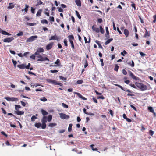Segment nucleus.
Segmentation results:
<instances>
[{"instance_id": "f257e3e1", "label": "nucleus", "mask_w": 156, "mask_h": 156, "mask_svg": "<svg viewBox=\"0 0 156 156\" xmlns=\"http://www.w3.org/2000/svg\"><path fill=\"white\" fill-rule=\"evenodd\" d=\"M46 81L48 83L55 85H59L61 86H62L63 85L62 83H58L56 80L52 79H47Z\"/></svg>"}, {"instance_id": "f03ea898", "label": "nucleus", "mask_w": 156, "mask_h": 156, "mask_svg": "<svg viewBox=\"0 0 156 156\" xmlns=\"http://www.w3.org/2000/svg\"><path fill=\"white\" fill-rule=\"evenodd\" d=\"M136 86L139 88L142 91H144L147 90V87L146 85L141 83H138L136 84Z\"/></svg>"}, {"instance_id": "7ed1b4c3", "label": "nucleus", "mask_w": 156, "mask_h": 156, "mask_svg": "<svg viewBox=\"0 0 156 156\" xmlns=\"http://www.w3.org/2000/svg\"><path fill=\"white\" fill-rule=\"evenodd\" d=\"M37 57L38 58L37 60V61H49V59L47 57H43L41 55H37Z\"/></svg>"}, {"instance_id": "20e7f679", "label": "nucleus", "mask_w": 156, "mask_h": 156, "mask_svg": "<svg viewBox=\"0 0 156 156\" xmlns=\"http://www.w3.org/2000/svg\"><path fill=\"white\" fill-rule=\"evenodd\" d=\"M4 98L7 101H18V99L17 98L14 97H5Z\"/></svg>"}, {"instance_id": "39448f33", "label": "nucleus", "mask_w": 156, "mask_h": 156, "mask_svg": "<svg viewBox=\"0 0 156 156\" xmlns=\"http://www.w3.org/2000/svg\"><path fill=\"white\" fill-rule=\"evenodd\" d=\"M37 37V36H32L29 38H27L26 41L27 43L31 42L34 41Z\"/></svg>"}, {"instance_id": "423d86ee", "label": "nucleus", "mask_w": 156, "mask_h": 156, "mask_svg": "<svg viewBox=\"0 0 156 156\" xmlns=\"http://www.w3.org/2000/svg\"><path fill=\"white\" fill-rule=\"evenodd\" d=\"M14 39V38L13 37H8L4 39L3 41L4 42L9 43L11 42Z\"/></svg>"}, {"instance_id": "0eeeda50", "label": "nucleus", "mask_w": 156, "mask_h": 156, "mask_svg": "<svg viewBox=\"0 0 156 156\" xmlns=\"http://www.w3.org/2000/svg\"><path fill=\"white\" fill-rule=\"evenodd\" d=\"M59 115H60V117L62 119H68L70 117L69 115H66V114L63 113H60Z\"/></svg>"}, {"instance_id": "6e6552de", "label": "nucleus", "mask_w": 156, "mask_h": 156, "mask_svg": "<svg viewBox=\"0 0 156 156\" xmlns=\"http://www.w3.org/2000/svg\"><path fill=\"white\" fill-rule=\"evenodd\" d=\"M73 93L74 94H77L79 97L80 98H81V99L83 100H85L87 99L86 98L83 97L82 95H81L80 93H77L76 92H74Z\"/></svg>"}, {"instance_id": "1a4fd4ad", "label": "nucleus", "mask_w": 156, "mask_h": 156, "mask_svg": "<svg viewBox=\"0 0 156 156\" xmlns=\"http://www.w3.org/2000/svg\"><path fill=\"white\" fill-rule=\"evenodd\" d=\"M115 85L117 86H118L119 87L121 88L123 90H124V91L127 92H128L129 93H132L133 92L132 91H130V90H129L128 89H126V90H124V89L123 87L122 86H121V85H119L115 84Z\"/></svg>"}, {"instance_id": "9d476101", "label": "nucleus", "mask_w": 156, "mask_h": 156, "mask_svg": "<svg viewBox=\"0 0 156 156\" xmlns=\"http://www.w3.org/2000/svg\"><path fill=\"white\" fill-rule=\"evenodd\" d=\"M129 73L130 76L132 79L135 80H137V77L131 71H129Z\"/></svg>"}, {"instance_id": "9b49d317", "label": "nucleus", "mask_w": 156, "mask_h": 156, "mask_svg": "<svg viewBox=\"0 0 156 156\" xmlns=\"http://www.w3.org/2000/svg\"><path fill=\"white\" fill-rule=\"evenodd\" d=\"M53 45V42H51L49 44L46 46V49L47 50H49L50 49L52 48Z\"/></svg>"}, {"instance_id": "f8f14e48", "label": "nucleus", "mask_w": 156, "mask_h": 156, "mask_svg": "<svg viewBox=\"0 0 156 156\" xmlns=\"http://www.w3.org/2000/svg\"><path fill=\"white\" fill-rule=\"evenodd\" d=\"M57 40L58 41H59L60 39L59 37H58L56 35L52 36L51 38L49 39L50 41L51 40Z\"/></svg>"}, {"instance_id": "ddd939ff", "label": "nucleus", "mask_w": 156, "mask_h": 156, "mask_svg": "<svg viewBox=\"0 0 156 156\" xmlns=\"http://www.w3.org/2000/svg\"><path fill=\"white\" fill-rule=\"evenodd\" d=\"M0 33H1L2 34L4 35H7L8 36L11 35V34L8 33L6 32V31H4L2 29H0Z\"/></svg>"}, {"instance_id": "4468645a", "label": "nucleus", "mask_w": 156, "mask_h": 156, "mask_svg": "<svg viewBox=\"0 0 156 156\" xmlns=\"http://www.w3.org/2000/svg\"><path fill=\"white\" fill-rule=\"evenodd\" d=\"M15 112L18 115H23L24 113V112L23 111H15Z\"/></svg>"}, {"instance_id": "2eb2a0df", "label": "nucleus", "mask_w": 156, "mask_h": 156, "mask_svg": "<svg viewBox=\"0 0 156 156\" xmlns=\"http://www.w3.org/2000/svg\"><path fill=\"white\" fill-rule=\"evenodd\" d=\"M124 34L125 35L126 37H127L129 35V32L128 30L125 29L124 30Z\"/></svg>"}, {"instance_id": "dca6fc26", "label": "nucleus", "mask_w": 156, "mask_h": 156, "mask_svg": "<svg viewBox=\"0 0 156 156\" xmlns=\"http://www.w3.org/2000/svg\"><path fill=\"white\" fill-rule=\"evenodd\" d=\"M47 121V116H44L41 119V122L42 123H46Z\"/></svg>"}, {"instance_id": "f3484780", "label": "nucleus", "mask_w": 156, "mask_h": 156, "mask_svg": "<svg viewBox=\"0 0 156 156\" xmlns=\"http://www.w3.org/2000/svg\"><path fill=\"white\" fill-rule=\"evenodd\" d=\"M17 67L20 69H25V64H23L20 65H18Z\"/></svg>"}, {"instance_id": "a211bd4d", "label": "nucleus", "mask_w": 156, "mask_h": 156, "mask_svg": "<svg viewBox=\"0 0 156 156\" xmlns=\"http://www.w3.org/2000/svg\"><path fill=\"white\" fill-rule=\"evenodd\" d=\"M41 111L42 114L44 116H45V115H47L48 114V112L46 111L43 110V109H41Z\"/></svg>"}, {"instance_id": "6ab92c4d", "label": "nucleus", "mask_w": 156, "mask_h": 156, "mask_svg": "<svg viewBox=\"0 0 156 156\" xmlns=\"http://www.w3.org/2000/svg\"><path fill=\"white\" fill-rule=\"evenodd\" d=\"M42 9H40L38 10L36 14V16H37L39 17L41 16V14L42 12Z\"/></svg>"}, {"instance_id": "aec40b11", "label": "nucleus", "mask_w": 156, "mask_h": 156, "mask_svg": "<svg viewBox=\"0 0 156 156\" xmlns=\"http://www.w3.org/2000/svg\"><path fill=\"white\" fill-rule=\"evenodd\" d=\"M150 36V33H148L147 30L145 29V34L144 35V37H146L147 36Z\"/></svg>"}, {"instance_id": "412c9836", "label": "nucleus", "mask_w": 156, "mask_h": 156, "mask_svg": "<svg viewBox=\"0 0 156 156\" xmlns=\"http://www.w3.org/2000/svg\"><path fill=\"white\" fill-rule=\"evenodd\" d=\"M25 8L24 9H22V11H23L24 10L25 12H26L27 13L28 10V9L29 8V6L27 4H25Z\"/></svg>"}, {"instance_id": "4be33fe9", "label": "nucleus", "mask_w": 156, "mask_h": 156, "mask_svg": "<svg viewBox=\"0 0 156 156\" xmlns=\"http://www.w3.org/2000/svg\"><path fill=\"white\" fill-rule=\"evenodd\" d=\"M75 2L76 5L79 7L81 6V2L80 0H76Z\"/></svg>"}, {"instance_id": "5701e85b", "label": "nucleus", "mask_w": 156, "mask_h": 156, "mask_svg": "<svg viewBox=\"0 0 156 156\" xmlns=\"http://www.w3.org/2000/svg\"><path fill=\"white\" fill-rule=\"evenodd\" d=\"M95 43L98 45V47L99 48L103 49V47L102 45L101 44L99 41L98 40H96L95 41Z\"/></svg>"}, {"instance_id": "b1692460", "label": "nucleus", "mask_w": 156, "mask_h": 156, "mask_svg": "<svg viewBox=\"0 0 156 156\" xmlns=\"http://www.w3.org/2000/svg\"><path fill=\"white\" fill-rule=\"evenodd\" d=\"M68 38H69V41H73L74 39V37L73 35H69L68 36Z\"/></svg>"}, {"instance_id": "393cba45", "label": "nucleus", "mask_w": 156, "mask_h": 156, "mask_svg": "<svg viewBox=\"0 0 156 156\" xmlns=\"http://www.w3.org/2000/svg\"><path fill=\"white\" fill-rule=\"evenodd\" d=\"M131 62H132V63H131V62L130 61L129 62H127V63L128 65H130L131 67H133L134 66V63L133 61V60H132Z\"/></svg>"}, {"instance_id": "a878e982", "label": "nucleus", "mask_w": 156, "mask_h": 156, "mask_svg": "<svg viewBox=\"0 0 156 156\" xmlns=\"http://www.w3.org/2000/svg\"><path fill=\"white\" fill-rule=\"evenodd\" d=\"M15 109L16 111H18L19 109L21 107L20 105H15Z\"/></svg>"}, {"instance_id": "bb28decb", "label": "nucleus", "mask_w": 156, "mask_h": 156, "mask_svg": "<svg viewBox=\"0 0 156 156\" xmlns=\"http://www.w3.org/2000/svg\"><path fill=\"white\" fill-rule=\"evenodd\" d=\"M94 146V144H91L90 145V147H91V149L93 151H98V152L100 153V152L98 151V149L97 148H94L93 147Z\"/></svg>"}, {"instance_id": "cd10ccee", "label": "nucleus", "mask_w": 156, "mask_h": 156, "mask_svg": "<svg viewBox=\"0 0 156 156\" xmlns=\"http://www.w3.org/2000/svg\"><path fill=\"white\" fill-rule=\"evenodd\" d=\"M52 119V116L51 115H49L48 117H47V120L48 122H50Z\"/></svg>"}, {"instance_id": "c85d7f7f", "label": "nucleus", "mask_w": 156, "mask_h": 156, "mask_svg": "<svg viewBox=\"0 0 156 156\" xmlns=\"http://www.w3.org/2000/svg\"><path fill=\"white\" fill-rule=\"evenodd\" d=\"M9 5H9L8 7V9H12L13 8H14V5H13V4L12 3H9Z\"/></svg>"}, {"instance_id": "c756f323", "label": "nucleus", "mask_w": 156, "mask_h": 156, "mask_svg": "<svg viewBox=\"0 0 156 156\" xmlns=\"http://www.w3.org/2000/svg\"><path fill=\"white\" fill-rule=\"evenodd\" d=\"M37 50L40 53L43 52L44 51V49L41 47L39 48Z\"/></svg>"}, {"instance_id": "7c9ffc66", "label": "nucleus", "mask_w": 156, "mask_h": 156, "mask_svg": "<svg viewBox=\"0 0 156 156\" xmlns=\"http://www.w3.org/2000/svg\"><path fill=\"white\" fill-rule=\"evenodd\" d=\"M113 40L112 38H110L108 39L105 43V44L106 45L110 43Z\"/></svg>"}, {"instance_id": "2f4dec72", "label": "nucleus", "mask_w": 156, "mask_h": 156, "mask_svg": "<svg viewBox=\"0 0 156 156\" xmlns=\"http://www.w3.org/2000/svg\"><path fill=\"white\" fill-rule=\"evenodd\" d=\"M34 125L36 127L39 128L41 126V124L40 123H37L35 124Z\"/></svg>"}, {"instance_id": "473e14b6", "label": "nucleus", "mask_w": 156, "mask_h": 156, "mask_svg": "<svg viewBox=\"0 0 156 156\" xmlns=\"http://www.w3.org/2000/svg\"><path fill=\"white\" fill-rule=\"evenodd\" d=\"M148 109L149 111L151 112L152 113H154V110L153 109V108L151 107H148Z\"/></svg>"}, {"instance_id": "72a5a7b5", "label": "nucleus", "mask_w": 156, "mask_h": 156, "mask_svg": "<svg viewBox=\"0 0 156 156\" xmlns=\"http://www.w3.org/2000/svg\"><path fill=\"white\" fill-rule=\"evenodd\" d=\"M73 125L72 124H70L69 125V127L68 128V131L69 132H70L72 130V127Z\"/></svg>"}, {"instance_id": "f704fd0d", "label": "nucleus", "mask_w": 156, "mask_h": 156, "mask_svg": "<svg viewBox=\"0 0 156 156\" xmlns=\"http://www.w3.org/2000/svg\"><path fill=\"white\" fill-rule=\"evenodd\" d=\"M131 3H132V4L131 5V7L134 8V10H135L136 9V7L135 4L133 2H131Z\"/></svg>"}, {"instance_id": "c9c22d12", "label": "nucleus", "mask_w": 156, "mask_h": 156, "mask_svg": "<svg viewBox=\"0 0 156 156\" xmlns=\"http://www.w3.org/2000/svg\"><path fill=\"white\" fill-rule=\"evenodd\" d=\"M37 4L36 5V6H37L41 5L43 4V2H42V1L41 0H39L38 1H37Z\"/></svg>"}, {"instance_id": "e433bc0d", "label": "nucleus", "mask_w": 156, "mask_h": 156, "mask_svg": "<svg viewBox=\"0 0 156 156\" xmlns=\"http://www.w3.org/2000/svg\"><path fill=\"white\" fill-rule=\"evenodd\" d=\"M56 125V124L55 123H50L48 125V126L51 127L55 126Z\"/></svg>"}, {"instance_id": "4c0bfd02", "label": "nucleus", "mask_w": 156, "mask_h": 156, "mask_svg": "<svg viewBox=\"0 0 156 156\" xmlns=\"http://www.w3.org/2000/svg\"><path fill=\"white\" fill-rule=\"evenodd\" d=\"M41 126L42 129H45L46 127V123H42V125Z\"/></svg>"}, {"instance_id": "58836bf2", "label": "nucleus", "mask_w": 156, "mask_h": 156, "mask_svg": "<svg viewBox=\"0 0 156 156\" xmlns=\"http://www.w3.org/2000/svg\"><path fill=\"white\" fill-rule=\"evenodd\" d=\"M41 23L42 24L45 23L48 24V21L46 20H41Z\"/></svg>"}, {"instance_id": "ea45409f", "label": "nucleus", "mask_w": 156, "mask_h": 156, "mask_svg": "<svg viewBox=\"0 0 156 156\" xmlns=\"http://www.w3.org/2000/svg\"><path fill=\"white\" fill-rule=\"evenodd\" d=\"M88 63L87 60L85 59L84 61V68H86L88 66Z\"/></svg>"}, {"instance_id": "a19ab883", "label": "nucleus", "mask_w": 156, "mask_h": 156, "mask_svg": "<svg viewBox=\"0 0 156 156\" xmlns=\"http://www.w3.org/2000/svg\"><path fill=\"white\" fill-rule=\"evenodd\" d=\"M60 61L59 59H58L55 62V64H57L58 66H59L60 65Z\"/></svg>"}, {"instance_id": "79ce46f5", "label": "nucleus", "mask_w": 156, "mask_h": 156, "mask_svg": "<svg viewBox=\"0 0 156 156\" xmlns=\"http://www.w3.org/2000/svg\"><path fill=\"white\" fill-rule=\"evenodd\" d=\"M69 42H70V43L71 44L72 48V49H74L75 48H74V43H73V41H70Z\"/></svg>"}, {"instance_id": "37998d69", "label": "nucleus", "mask_w": 156, "mask_h": 156, "mask_svg": "<svg viewBox=\"0 0 156 156\" xmlns=\"http://www.w3.org/2000/svg\"><path fill=\"white\" fill-rule=\"evenodd\" d=\"M40 100L42 101L45 102L47 101V99L45 97H43L42 98H40Z\"/></svg>"}, {"instance_id": "c03bdc74", "label": "nucleus", "mask_w": 156, "mask_h": 156, "mask_svg": "<svg viewBox=\"0 0 156 156\" xmlns=\"http://www.w3.org/2000/svg\"><path fill=\"white\" fill-rule=\"evenodd\" d=\"M37 119V117L35 115H33L31 118V120L32 121L34 122L35 120L36 119Z\"/></svg>"}, {"instance_id": "a18cd8bd", "label": "nucleus", "mask_w": 156, "mask_h": 156, "mask_svg": "<svg viewBox=\"0 0 156 156\" xmlns=\"http://www.w3.org/2000/svg\"><path fill=\"white\" fill-rule=\"evenodd\" d=\"M75 12L78 18L79 19H80L81 18V16L78 12L77 11H76Z\"/></svg>"}, {"instance_id": "49530a36", "label": "nucleus", "mask_w": 156, "mask_h": 156, "mask_svg": "<svg viewBox=\"0 0 156 156\" xmlns=\"http://www.w3.org/2000/svg\"><path fill=\"white\" fill-rule=\"evenodd\" d=\"M83 80H78L77 82H76V83L77 84H81L83 83Z\"/></svg>"}, {"instance_id": "de8ad7c7", "label": "nucleus", "mask_w": 156, "mask_h": 156, "mask_svg": "<svg viewBox=\"0 0 156 156\" xmlns=\"http://www.w3.org/2000/svg\"><path fill=\"white\" fill-rule=\"evenodd\" d=\"M23 33L22 31L20 32L19 33H17L16 34V35L18 36H23Z\"/></svg>"}, {"instance_id": "09e8293b", "label": "nucleus", "mask_w": 156, "mask_h": 156, "mask_svg": "<svg viewBox=\"0 0 156 156\" xmlns=\"http://www.w3.org/2000/svg\"><path fill=\"white\" fill-rule=\"evenodd\" d=\"M62 105L65 108H68L69 107L67 105L63 103H62Z\"/></svg>"}, {"instance_id": "8fccbe9b", "label": "nucleus", "mask_w": 156, "mask_h": 156, "mask_svg": "<svg viewBox=\"0 0 156 156\" xmlns=\"http://www.w3.org/2000/svg\"><path fill=\"white\" fill-rule=\"evenodd\" d=\"M119 68V66L117 65H116L115 66L114 70L115 71L117 72L118 71Z\"/></svg>"}, {"instance_id": "3c124183", "label": "nucleus", "mask_w": 156, "mask_h": 156, "mask_svg": "<svg viewBox=\"0 0 156 156\" xmlns=\"http://www.w3.org/2000/svg\"><path fill=\"white\" fill-rule=\"evenodd\" d=\"M84 39L85 42V43H89L90 42V37L89 38V40L88 41H87V38H86V37H84Z\"/></svg>"}, {"instance_id": "603ef678", "label": "nucleus", "mask_w": 156, "mask_h": 156, "mask_svg": "<svg viewBox=\"0 0 156 156\" xmlns=\"http://www.w3.org/2000/svg\"><path fill=\"white\" fill-rule=\"evenodd\" d=\"M64 43V45L67 47L68 46V44H67V41L66 39H65L63 41Z\"/></svg>"}, {"instance_id": "864d4df0", "label": "nucleus", "mask_w": 156, "mask_h": 156, "mask_svg": "<svg viewBox=\"0 0 156 156\" xmlns=\"http://www.w3.org/2000/svg\"><path fill=\"white\" fill-rule=\"evenodd\" d=\"M100 32L102 34L104 33V30L101 26H100Z\"/></svg>"}, {"instance_id": "5fc2aeb1", "label": "nucleus", "mask_w": 156, "mask_h": 156, "mask_svg": "<svg viewBox=\"0 0 156 156\" xmlns=\"http://www.w3.org/2000/svg\"><path fill=\"white\" fill-rule=\"evenodd\" d=\"M29 52H26L23 54V56L25 57H27L29 55Z\"/></svg>"}, {"instance_id": "6e6d98bb", "label": "nucleus", "mask_w": 156, "mask_h": 156, "mask_svg": "<svg viewBox=\"0 0 156 156\" xmlns=\"http://www.w3.org/2000/svg\"><path fill=\"white\" fill-rule=\"evenodd\" d=\"M153 18L154 19V20L152 22V23H155L156 22V15H155L153 16Z\"/></svg>"}, {"instance_id": "4d7b16f0", "label": "nucleus", "mask_w": 156, "mask_h": 156, "mask_svg": "<svg viewBox=\"0 0 156 156\" xmlns=\"http://www.w3.org/2000/svg\"><path fill=\"white\" fill-rule=\"evenodd\" d=\"M59 78L60 79L63 80L64 81H66L67 79L66 78L62 76H60Z\"/></svg>"}, {"instance_id": "13d9d810", "label": "nucleus", "mask_w": 156, "mask_h": 156, "mask_svg": "<svg viewBox=\"0 0 156 156\" xmlns=\"http://www.w3.org/2000/svg\"><path fill=\"white\" fill-rule=\"evenodd\" d=\"M127 54V52L125 50H124L123 52H122L121 54L123 56H124L125 54Z\"/></svg>"}, {"instance_id": "bf43d9fd", "label": "nucleus", "mask_w": 156, "mask_h": 156, "mask_svg": "<svg viewBox=\"0 0 156 156\" xmlns=\"http://www.w3.org/2000/svg\"><path fill=\"white\" fill-rule=\"evenodd\" d=\"M12 61L13 62V63L14 66L15 67L16 66L17 63V62L16 61H15L14 60V59H12Z\"/></svg>"}, {"instance_id": "052dcab7", "label": "nucleus", "mask_w": 156, "mask_h": 156, "mask_svg": "<svg viewBox=\"0 0 156 156\" xmlns=\"http://www.w3.org/2000/svg\"><path fill=\"white\" fill-rule=\"evenodd\" d=\"M149 133L150 135L152 136L154 133V132L152 130H150L149 131Z\"/></svg>"}, {"instance_id": "680f3d73", "label": "nucleus", "mask_w": 156, "mask_h": 156, "mask_svg": "<svg viewBox=\"0 0 156 156\" xmlns=\"http://www.w3.org/2000/svg\"><path fill=\"white\" fill-rule=\"evenodd\" d=\"M35 9H34L33 8V7H31V13L34 14L35 13Z\"/></svg>"}, {"instance_id": "e2e57ef3", "label": "nucleus", "mask_w": 156, "mask_h": 156, "mask_svg": "<svg viewBox=\"0 0 156 156\" xmlns=\"http://www.w3.org/2000/svg\"><path fill=\"white\" fill-rule=\"evenodd\" d=\"M122 73L124 75H126L127 74V72L126 71L125 69H123L122 70Z\"/></svg>"}, {"instance_id": "0e129e2a", "label": "nucleus", "mask_w": 156, "mask_h": 156, "mask_svg": "<svg viewBox=\"0 0 156 156\" xmlns=\"http://www.w3.org/2000/svg\"><path fill=\"white\" fill-rule=\"evenodd\" d=\"M30 66V63H29L27 66H26L25 65V68H26L27 69H29Z\"/></svg>"}, {"instance_id": "69168bd1", "label": "nucleus", "mask_w": 156, "mask_h": 156, "mask_svg": "<svg viewBox=\"0 0 156 156\" xmlns=\"http://www.w3.org/2000/svg\"><path fill=\"white\" fill-rule=\"evenodd\" d=\"M92 99L94 101L95 103H98V101L96 99V98H95L94 97H93Z\"/></svg>"}, {"instance_id": "338daca9", "label": "nucleus", "mask_w": 156, "mask_h": 156, "mask_svg": "<svg viewBox=\"0 0 156 156\" xmlns=\"http://www.w3.org/2000/svg\"><path fill=\"white\" fill-rule=\"evenodd\" d=\"M94 31H95L96 33H99L100 31V30L99 28H96V29H94Z\"/></svg>"}, {"instance_id": "774afa93", "label": "nucleus", "mask_w": 156, "mask_h": 156, "mask_svg": "<svg viewBox=\"0 0 156 156\" xmlns=\"http://www.w3.org/2000/svg\"><path fill=\"white\" fill-rule=\"evenodd\" d=\"M50 19V20L51 21L54 22V17L53 16H50L49 17Z\"/></svg>"}]
</instances>
